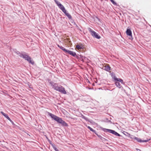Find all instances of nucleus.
<instances>
[{"label":"nucleus","instance_id":"nucleus-27","mask_svg":"<svg viewBox=\"0 0 151 151\" xmlns=\"http://www.w3.org/2000/svg\"><path fill=\"white\" fill-rule=\"evenodd\" d=\"M52 147L54 149V150H55V151H59V150H58L57 148H56V146L54 145L53 146H52Z\"/></svg>","mask_w":151,"mask_h":151},{"label":"nucleus","instance_id":"nucleus-17","mask_svg":"<svg viewBox=\"0 0 151 151\" xmlns=\"http://www.w3.org/2000/svg\"><path fill=\"white\" fill-rule=\"evenodd\" d=\"M59 86H58V85L57 83H55V84L54 85L53 87H52V88H53L54 90L57 91L58 88H59Z\"/></svg>","mask_w":151,"mask_h":151},{"label":"nucleus","instance_id":"nucleus-11","mask_svg":"<svg viewBox=\"0 0 151 151\" xmlns=\"http://www.w3.org/2000/svg\"><path fill=\"white\" fill-rule=\"evenodd\" d=\"M110 75L111 76L112 78L113 79L114 81H116V80H117V78L116 77L115 74L113 72H110Z\"/></svg>","mask_w":151,"mask_h":151},{"label":"nucleus","instance_id":"nucleus-3","mask_svg":"<svg viewBox=\"0 0 151 151\" xmlns=\"http://www.w3.org/2000/svg\"><path fill=\"white\" fill-rule=\"evenodd\" d=\"M101 130L103 131L104 132H108L110 133H111L112 134H113L115 135L118 137L121 136V135L119 134L118 133L114 130L104 128L102 127H101Z\"/></svg>","mask_w":151,"mask_h":151},{"label":"nucleus","instance_id":"nucleus-28","mask_svg":"<svg viewBox=\"0 0 151 151\" xmlns=\"http://www.w3.org/2000/svg\"><path fill=\"white\" fill-rule=\"evenodd\" d=\"M48 142L52 146H53L54 145L52 143V142L50 140H48Z\"/></svg>","mask_w":151,"mask_h":151},{"label":"nucleus","instance_id":"nucleus-10","mask_svg":"<svg viewBox=\"0 0 151 151\" xmlns=\"http://www.w3.org/2000/svg\"><path fill=\"white\" fill-rule=\"evenodd\" d=\"M76 48L77 50H79L83 49L85 48V47L82 44L81 45H77L76 46Z\"/></svg>","mask_w":151,"mask_h":151},{"label":"nucleus","instance_id":"nucleus-36","mask_svg":"<svg viewBox=\"0 0 151 151\" xmlns=\"http://www.w3.org/2000/svg\"><path fill=\"white\" fill-rule=\"evenodd\" d=\"M29 88H31L30 87H29Z\"/></svg>","mask_w":151,"mask_h":151},{"label":"nucleus","instance_id":"nucleus-12","mask_svg":"<svg viewBox=\"0 0 151 151\" xmlns=\"http://www.w3.org/2000/svg\"><path fill=\"white\" fill-rule=\"evenodd\" d=\"M54 1L60 9L63 6L57 0H54Z\"/></svg>","mask_w":151,"mask_h":151},{"label":"nucleus","instance_id":"nucleus-32","mask_svg":"<svg viewBox=\"0 0 151 151\" xmlns=\"http://www.w3.org/2000/svg\"><path fill=\"white\" fill-rule=\"evenodd\" d=\"M125 132H124L123 133L125 135L127 136V134Z\"/></svg>","mask_w":151,"mask_h":151},{"label":"nucleus","instance_id":"nucleus-25","mask_svg":"<svg viewBox=\"0 0 151 151\" xmlns=\"http://www.w3.org/2000/svg\"><path fill=\"white\" fill-rule=\"evenodd\" d=\"M117 80H116L115 81H118L119 82H120L122 83H123V81L122 79H120L119 78H117Z\"/></svg>","mask_w":151,"mask_h":151},{"label":"nucleus","instance_id":"nucleus-13","mask_svg":"<svg viewBox=\"0 0 151 151\" xmlns=\"http://www.w3.org/2000/svg\"><path fill=\"white\" fill-rule=\"evenodd\" d=\"M1 114L3 115L5 118H6L7 119L9 120L10 119V118L9 117L8 115L4 113L3 111L1 112Z\"/></svg>","mask_w":151,"mask_h":151},{"label":"nucleus","instance_id":"nucleus-23","mask_svg":"<svg viewBox=\"0 0 151 151\" xmlns=\"http://www.w3.org/2000/svg\"><path fill=\"white\" fill-rule=\"evenodd\" d=\"M60 49H61L62 50H63L66 53H67V52L68 50H67V49H65L64 47H62V46H61V47L60 48Z\"/></svg>","mask_w":151,"mask_h":151},{"label":"nucleus","instance_id":"nucleus-1","mask_svg":"<svg viewBox=\"0 0 151 151\" xmlns=\"http://www.w3.org/2000/svg\"><path fill=\"white\" fill-rule=\"evenodd\" d=\"M48 115L63 127H67L68 125L62 118H60L51 113L48 112Z\"/></svg>","mask_w":151,"mask_h":151},{"label":"nucleus","instance_id":"nucleus-6","mask_svg":"<svg viewBox=\"0 0 151 151\" xmlns=\"http://www.w3.org/2000/svg\"><path fill=\"white\" fill-rule=\"evenodd\" d=\"M126 32L127 36H129V39L132 40L133 38L132 36V32L131 30L130 29L127 28V29Z\"/></svg>","mask_w":151,"mask_h":151},{"label":"nucleus","instance_id":"nucleus-4","mask_svg":"<svg viewBox=\"0 0 151 151\" xmlns=\"http://www.w3.org/2000/svg\"><path fill=\"white\" fill-rule=\"evenodd\" d=\"M88 30L91 33L92 36L96 38L97 39H100L101 38V36L98 33L92 30L91 28H89Z\"/></svg>","mask_w":151,"mask_h":151},{"label":"nucleus","instance_id":"nucleus-26","mask_svg":"<svg viewBox=\"0 0 151 151\" xmlns=\"http://www.w3.org/2000/svg\"><path fill=\"white\" fill-rule=\"evenodd\" d=\"M112 3L114 5L117 6L118 4L116 2H115L114 0H112L111 1Z\"/></svg>","mask_w":151,"mask_h":151},{"label":"nucleus","instance_id":"nucleus-34","mask_svg":"<svg viewBox=\"0 0 151 151\" xmlns=\"http://www.w3.org/2000/svg\"><path fill=\"white\" fill-rule=\"evenodd\" d=\"M46 137V138H47V139L48 141V140H50L47 137Z\"/></svg>","mask_w":151,"mask_h":151},{"label":"nucleus","instance_id":"nucleus-24","mask_svg":"<svg viewBox=\"0 0 151 151\" xmlns=\"http://www.w3.org/2000/svg\"><path fill=\"white\" fill-rule=\"evenodd\" d=\"M16 53L17 55H18L19 56L21 57L23 54V52L22 53H20L18 51H17L16 52Z\"/></svg>","mask_w":151,"mask_h":151},{"label":"nucleus","instance_id":"nucleus-2","mask_svg":"<svg viewBox=\"0 0 151 151\" xmlns=\"http://www.w3.org/2000/svg\"><path fill=\"white\" fill-rule=\"evenodd\" d=\"M21 58H23L32 65L34 64V62L33 60H31V57L29 56L25 52H23V54Z\"/></svg>","mask_w":151,"mask_h":151},{"label":"nucleus","instance_id":"nucleus-16","mask_svg":"<svg viewBox=\"0 0 151 151\" xmlns=\"http://www.w3.org/2000/svg\"><path fill=\"white\" fill-rule=\"evenodd\" d=\"M115 83L117 87L119 88H121L122 86L119 83V82H118V81H115Z\"/></svg>","mask_w":151,"mask_h":151},{"label":"nucleus","instance_id":"nucleus-15","mask_svg":"<svg viewBox=\"0 0 151 151\" xmlns=\"http://www.w3.org/2000/svg\"><path fill=\"white\" fill-rule=\"evenodd\" d=\"M60 9L65 14V15H66V14H67L68 13L67 12L66 10L65 9V7L64 6H63L61 8H60Z\"/></svg>","mask_w":151,"mask_h":151},{"label":"nucleus","instance_id":"nucleus-33","mask_svg":"<svg viewBox=\"0 0 151 151\" xmlns=\"http://www.w3.org/2000/svg\"><path fill=\"white\" fill-rule=\"evenodd\" d=\"M57 46H58V47H59L60 48V47L61 46H60V45H57Z\"/></svg>","mask_w":151,"mask_h":151},{"label":"nucleus","instance_id":"nucleus-7","mask_svg":"<svg viewBox=\"0 0 151 151\" xmlns=\"http://www.w3.org/2000/svg\"><path fill=\"white\" fill-rule=\"evenodd\" d=\"M59 88H58L57 91H58L64 94H66V92L65 90V88L61 85L59 86Z\"/></svg>","mask_w":151,"mask_h":151},{"label":"nucleus","instance_id":"nucleus-29","mask_svg":"<svg viewBox=\"0 0 151 151\" xmlns=\"http://www.w3.org/2000/svg\"><path fill=\"white\" fill-rule=\"evenodd\" d=\"M9 121L10 122L12 123L13 125H15L14 122L11 119L9 120Z\"/></svg>","mask_w":151,"mask_h":151},{"label":"nucleus","instance_id":"nucleus-35","mask_svg":"<svg viewBox=\"0 0 151 151\" xmlns=\"http://www.w3.org/2000/svg\"><path fill=\"white\" fill-rule=\"evenodd\" d=\"M109 122H110L111 123H112L111 122V121H110V120H109Z\"/></svg>","mask_w":151,"mask_h":151},{"label":"nucleus","instance_id":"nucleus-20","mask_svg":"<svg viewBox=\"0 0 151 151\" xmlns=\"http://www.w3.org/2000/svg\"><path fill=\"white\" fill-rule=\"evenodd\" d=\"M88 128L90 131H91L95 133V134L96 135L97 133H96V131L95 130L93 129L92 128H91V127H90V126H88L87 127Z\"/></svg>","mask_w":151,"mask_h":151},{"label":"nucleus","instance_id":"nucleus-21","mask_svg":"<svg viewBox=\"0 0 151 151\" xmlns=\"http://www.w3.org/2000/svg\"><path fill=\"white\" fill-rule=\"evenodd\" d=\"M48 82L50 83V84L51 85V86H52V88L53 87L54 85L55 84L52 81H51L50 79L48 80Z\"/></svg>","mask_w":151,"mask_h":151},{"label":"nucleus","instance_id":"nucleus-30","mask_svg":"<svg viewBox=\"0 0 151 151\" xmlns=\"http://www.w3.org/2000/svg\"><path fill=\"white\" fill-rule=\"evenodd\" d=\"M136 150L137 151H141V150L139 149H137V148H136Z\"/></svg>","mask_w":151,"mask_h":151},{"label":"nucleus","instance_id":"nucleus-8","mask_svg":"<svg viewBox=\"0 0 151 151\" xmlns=\"http://www.w3.org/2000/svg\"><path fill=\"white\" fill-rule=\"evenodd\" d=\"M136 140V141L138 142H147L150 140V139H148L142 140L141 139L138 138L137 137H135L134 138V139Z\"/></svg>","mask_w":151,"mask_h":151},{"label":"nucleus","instance_id":"nucleus-31","mask_svg":"<svg viewBox=\"0 0 151 151\" xmlns=\"http://www.w3.org/2000/svg\"><path fill=\"white\" fill-rule=\"evenodd\" d=\"M83 119H85V120H86V119H87V118H86V117H85V116H83Z\"/></svg>","mask_w":151,"mask_h":151},{"label":"nucleus","instance_id":"nucleus-14","mask_svg":"<svg viewBox=\"0 0 151 151\" xmlns=\"http://www.w3.org/2000/svg\"><path fill=\"white\" fill-rule=\"evenodd\" d=\"M96 135H97V136L100 139L103 141L105 142L106 141L108 140L107 139L103 137L101 135L99 134H97Z\"/></svg>","mask_w":151,"mask_h":151},{"label":"nucleus","instance_id":"nucleus-22","mask_svg":"<svg viewBox=\"0 0 151 151\" xmlns=\"http://www.w3.org/2000/svg\"><path fill=\"white\" fill-rule=\"evenodd\" d=\"M65 15L68 17L69 19L72 20V18L71 16L68 13L66 14Z\"/></svg>","mask_w":151,"mask_h":151},{"label":"nucleus","instance_id":"nucleus-9","mask_svg":"<svg viewBox=\"0 0 151 151\" xmlns=\"http://www.w3.org/2000/svg\"><path fill=\"white\" fill-rule=\"evenodd\" d=\"M80 56H79V58H78V59L82 61L83 62H84L85 60L86 61L88 60L87 58L81 55H80Z\"/></svg>","mask_w":151,"mask_h":151},{"label":"nucleus","instance_id":"nucleus-18","mask_svg":"<svg viewBox=\"0 0 151 151\" xmlns=\"http://www.w3.org/2000/svg\"><path fill=\"white\" fill-rule=\"evenodd\" d=\"M125 132L127 134V136L129 137L131 139H134V138L135 137L133 136L132 135L130 134H129L128 133L126 132Z\"/></svg>","mask_w":151,"mask_h":151},{"label":"nucleus","instance_id":"nucleus-5","mask_svg":"<svg viewBox=\"0 0 151 151\" xmlns=\"http://www.w3.org/2000/svg\"><path fill=\"white\" fill-rule=\"evenodd\" d=\"M66 53H68L73 57L76 58L77 59L79 58H80L79 56H80L79 55H77L75 52H74L72 51L68 50Z\"/></svg>","mask_w":151,"mask_h":151},{"label":"nucleus","instance_id":"nucleus-19","mask_svg":"<svg viewBox=\"0 0 151 151\" xmlns=\"http://www.w3.org/2000/svg\"><path fill=\"white\" fill-rule=\"evenodd\" d=\"M104 69L106 71L109 72L111 70V67L109 66H105Z\"/></svg>","mask_w":151,"mask_h":151}]
</instances>
